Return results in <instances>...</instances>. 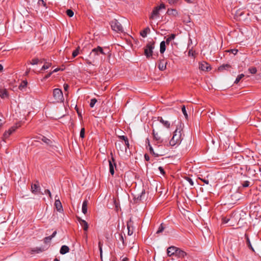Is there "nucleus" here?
Returning a JSON list of instances; mask_svg holds the SVG:
<instances>
[{"label": "nucleus", "instance_id": "nucleus-48", "mask_svg": "<svg viewBox=\"0 0 261 261\" xmlns=\"http://www.w3.org/2000/svg\"><path fill=\"white\" fill-rule=\"evenodd\" d=\"M99 248L100 257H101V258H102V251L101 244L100 242H99Z\"/></svg>", "mask_w": 261, "mask_h": 261}, {"label": "nucleus", "instance_id": "nucleus-43", "mask_svg": "<svg viewBox=\"0 0 261 261\" xmlns=\"http://www.w3.org/2000/svg\"><path fill=\"white\" fill-rule=\"evenodd\" d=\"M51 239H52V238H51V237H50V236L45 237L44 240V243H47L49 242Z\"/></svg>", "mask_w": 261, "mask_h": 261}, {"label": "nucleus", "instance_id": "nucleus-20", "mask_svg": "<svg viewBox=\"0 0 261 261\" xmlns=\"http://www.w3.org/2000/svg\"><path fill=\"white\" fill-rule=\"evenodd\" d=\"M186 255V253L180 250L179 248H177V250L176 251L175 256L178 257H184Z\"/></svg>", "mask_w": 261, "mask_h": 261}, {"label": "nucleus", "instance_id": "nucleus-42", "mask_svg": "<svg viewBox=\"0 0 261 261\" xmlns=\"http://www.w3.org/2000/svg\"><path fill=\"white\" fill-rule=\"evenodd\" d=\"M50 66H51V63H47L46 65H43V66L42 67L41 69H42V70L47 69H48L49 67H50Z\"/></svg>", "mask_w": 261, "mask_h": 261}, {"label": "nucleus", "instance_id": "nucleus-5", "mask_svg": "<svg viewBox=\"0 0 261 261\" xmlns=\"http://www.w3.org/2000/svg\"><path fill=\"white\" fill-rule=\"evenodd\" d=\"M53 97L56 102H63L64 97L62 90L60 89L56 88L53 90Z\"/></svg>", "mask_w": 261, "mask_h": 261}, {"label": "nucleus", "instance_id": "nucleus-63", "mask_svg": "<svg viewBox=\"0 0 261 261\" xmlns=\"http://www.w3.org/2000/svg\"><path fill=\"white\" fill-rule=\"evenodd\" d=\"M3 70V66L2 64H0V72L2 71Z\"/></svg>", "mask_w": 261, "mask_h": 261}, {"label": "nucleus", "instance_id": "nucleus-44", "mask_svg": "<svg viewBox=\"0 0 261 261\" xmlns=\"http://www.w3.org/2000/svg\"><path fill=\"white\" fill-rule=\"evenodd\" d=\"M80 137L82 138H84L85 137V128H82L80 132Z\"/></svg>", "mask_w": 261, "mask_h": 261}, {"label": "nucleus", "instance_id": "nucleus-64", "mask_svg": "<svg viewBox=\"0 0 261 261\" xmlns=\"http://www.w3.org/2000/svg\"><path fill=\"white\" fill-rule=\"evenodd\" d=\"M122 261H128V259L127 257H124L123 258Z\"/></svg>", "mask_w": 261, "mask_h": 261}, {"label": "nucleus", "instance_id": "nucleus-40", "mask_svg": "<svg viewBox=\"0 0 261 261\" xmlns=\"http://www.w3.org/2000/svg\"><path fill=\"white\" fill-rule=\"evenodd\" d=\"M96 102H97L96 99H95V98L92 99L90 101V106L91 108H93Z\"/></svg>", "mask_w": 261, "mask_h": 261}, {"label": "nucleus", "instance_id": "nucleus-34", "mask_svg": "<svg viewBox=\"0 0 261 261\" xmlns=\"http://www.w3.org/2000/svg\"><path fill=\"white\" fill-rule=\"evenodd\" d=\"M39 62V60L37 58L33 59L31 62L30 64L32 65H36Z\"/></svg>", "mask_w": 261, "mask_h": 261}, {"label": "nucleus", "instance_id": "nucleus-38", "mask_svg": "<svg viewBox=\"0 0 261 261\" xmlns=\"http://www.w3.org/2000/svg\"><path fill=\"white\" fill-rule=\"evenodd\" d=\"M249 71L251 74H255L257 72V69L255 67H251L249 69Z\"/></svg>", "mask_w": 261, "mask_h": 261}, {"label": "nucleus", "instance_id": "nucleus-53", "mask_svg": "<svg viewBox=\"0 0 261 261\" xmlns=\"http://www.w3.org/2000/svg\"><path fill=\"white\" fill-rule=\"evenodd\" d=\"M124 142H125V144L126 146H127V147H129V142H128V139L127 138L126 139H125V140H124Z\"/></svg>", "mask_w": 261, "mask_h": 261}, {"label": "nucleus", "instance_id": "nucleus-41", "mask_svg": "<svg viewBox=\"0 0 261 261\" xmlns=\"http://www.w3.org/2000/svg\"><path fill=\"white\" fill-rule=\"evenodd\" d=\"M164 227L163 226V224H161L158 230L156 231V233H161V232H162L164 230Z\"/></svg>", "mask_w": 261, "mask_h": 261}, {"label": "nucleus", "instance_id": "nucleus-49", "mask_svg": "<svg viewBox=\"0 0 261 261\" xmlns=\"http://www.w3.org/2000/svg\"><path fill=\"white\" fill-rule=\"evenodd\" d=\"M242 185L243 187H247L249 185V182L248 181H246L242 184Z\"/></svg>", "mask_w": 261, "mask_h": 261}, {"label": "nucleus", "instance_id": "nucleus-25", "mask_svg": "<svg viewBox=\"0 0 261 261\" xmlns=\"http://www.w3.org/2000/svg\"><path fill=\"white\" fill-rule=\"evenodd\" d=\"M176 35L174 34H172L170 36H169L165 42L167 45L169 44L175 38Z\"/></svg>", "mask_w": 261, "mask_h": 261}, {"label": "nucleus", "instance_id": "nucleus-14", "mask_svg": "<svg viewBox=\"0 0 261 261\" xmlns=\"http://www.w3.org/2000/svg\"><path fill=\"white\" fill-rule=\"evenodd\" d=\"M133 221L132 220V219H130L129 220L127 223V234L128 236H130L133 233Z\"/></svg>", "mask_w": 261, "mask_h": 261}, {"label": "nucleus", "instance_id": "nucleus-36", "mask_svg": "<svg viewBox=\"0 0 261 261\" xmlns=\"http://www.w3.org/2000/svg\"><path fill=\"white\" fill-rule=\"evenodd\" d=\"M181 111H182V112L185 117H186V118L187 119L188 116V114L187 113V111H186V108H185V106H183L182 107Z\"/></svg>", "mask_w": 261, "mask_h": 261}, {"label": "nucleus", "instance_id": "nucleus-55", "mask_svg": "<svg viewBox=\"0 0 261 261\" xmlns=\"http://www.w3.org/2000/svg\"><path fill=\"white\" fill-rule=\"evenodd\" d=\"M45 193H46V194H48L50 197H51V193H50V191L49 190H46L45 191Z\"/></svg>", "mask_w": 261, "mask_h": 261}, {"label": "nucleus", "instance_id": "nucleus-32", "mask_svg": "<svg viewBox=\"0 0 261 261\" xmlns=\"http://www.w3.org/2000/svg\"><path fill=\"white\" fill-rule=\"evenodd\" d=\"M80 48V46H78L77 47V48L74 51H73V53H72L73 58L75 57L79 54Z\"/></svg>", "mask_w": 261, "mask_h": 261}, {"label": "nucleus", "instance_id": "nucleus-35", "mask_svg": "<svg viewBox=\"0 0 261 261\" xmlns=\"http://www.w3.org/2000/svg\"><path fill=\"white\" fill-rule=\"evenodd\" d=\"M66 14L67 15L70 17H71L73 16L74 15V12L72 10H70V9H68L67 11H66Z\"/></svg>", "mask_w": 261, "mask_h": 261}, {"label": "nucleus", "instance_id": "nucleus-8", "mask_svg": "<svg viewBox=\"0 0 261 261\" xmlns=\"http://www.w3.org/2000/svg\"><path fill=\"white\" fill-rule=\"evenodd\" d=\"M111 27L112 29L116 32H123V28L121 24L118 20L116 19H114V20L112 21Z\"/></svg>", "mask_w": 261, "mask_h": 261}, {"label": "nucleus", "instance_id": "nucleus-61", "mask_svg": "<svg viewBox=\"0 0 261 261\" xmlns=\"http://www.w3.org/2000/svg\"><path fill=\"white\" fill-rule=\"evenodd\" d=\"M145 159L146 161H149V156H148V155L147 154H145Z\"/></svg>", "mask_w": 261, "mask_h": 261}, {"label": "nucleus", "instance_id": "nucleus-58", "mask_svg": "<svg viewBox=\"0 0 261 261\" xmlns=\"http://www.w3.org/2000/svg\"><path fill=\"white\" fill-rule=\"evenodd\" d=\"M199 179L200 180H201L203 182H204L205 184H208V180H206L205 179H201L200 178H199Z\"/></svg>", "mask_w": 261, "mask_h": 261}, {"label": "nucleus", "instance_id": "nucleus-11", "mask_svg": "<svg viewBox=\"0 0 261 261\" xmlns=\"http://www.w3.org/2000/svg\"><path fill=\"white\" fill-rule=\"evenodd\" d=\"M199 68L202 71H208L211 69L210 65L205 62H202L199 64Z\"/></svg>", "mask_w": 261, "mask_h": 261}, {"label": "nucleus", "instance_id": "nucleus-22", "mask_svg": "<svg viewBox=\"0 0 261 261\" xmlns=\"http://www.w3.org/2000/svg\"><path fill=\"white\" fill-rule=\"evenodd\" d=\"M145 194V191L142 190V192L140 194H136L134 195V199L137 201H141L142 200V197L143 194Z\"/></svg>", "mask_w": 261, "mask_h": 261}, {"label": "nucleus", "instance_id": "nucleus-17", "mask_svg": "<svg viewBox=\"0 0 261 261\" xmlns=\"http://www.w3.org/2000/svg\"><path fill=\"white\" fill-rule=\"evenodd\" d=\"M78 220L82 226L83 227L84 230L85 231H87L88 229V223L84 220H82L80 218H78Z\"/></svg>", "mask_w": 261, "mask_h": 261}, {"label": "nucleus", "instance_id": "nucleus-12", "mask_svg": "<svg viewBox=\"0 0 261 261\" xmlns=\"http://www.w3.org/2000/svg\"><path fill=\"white\" fill-rule=\"evenodd\" d=\"M18 126H12L8 131L6 132L4 134V138L5 139L8 138L12 133L15 131Z\"/></svg>", "mask_w": 261, "mask_h": 261}, {"label": "nucleus", "instance_id": "nucleus-18", "mask_svg": "<svg viewBox=\"0 0 261 261\" xmlns=\"http://www.w3.org/2000/svg\"><path fill=\"white\" fill-rule=\"evenodd\" d=\"M55 207H56L57 210L58 212H61L63 211L62 203L59 199L56 200L55 202Z\"/></svg>", "mask_w": 261, "mask_h": 261}, {"label": "nucleus", "instance_id": "nucleus-28", "mask_svg": "<svg viewBox=\"0 0 261 261\" xmlns=\"http://www.w3.org/2000/svg\"><path fill=\"white\" fill-rule=\"evenodd\" d=\"M166 43L165 41H162L160 44V52L161 54L164 53L166 50Z\"/></svg>", "mask_w": 261, "mask_h": 261}, {"label": "nucleus", "instance_id": "nucleus-2", "mask_svg": "<svg viewBox=\"0 0 261 261\" xmlns=\"http://www.w3.org/2000/svg\"><path fill=\"white\" fill-rule=\"evenodd\" d=\"M181 123H179V127H177L174 132L173 136L169 142L171 146H175L176 144H180L181 142Z\"/></svg>", "mask_w": 261, "mask_h": 261}, {"label": "nucleus", "instance_id": "nucleus-46", "mask_svg": "<svg viewBox=\"0 0 261 261\" xmlns=\"http://www.w3.org/2000/svg\"><path fill=\"white\" fill-rule=\"evenodd\" d=\"M227 51L231 52L233 55H236L237 53H238V49H231V50H227Z\"/></svg>", "mask_w": 261, "mask_h": 261}, {"label": "nucleus", "instance_id": "nucleus-7", "mask_svg": "<svg viewBox=\"0 0 261 261\" xmlns=\"http://www.w3.org/2000/svg\"><path fill=\"white\" fill-rule=\"evenodd\" d=\"M238 219H239L240 220L241 219V218L240 217V216L239 215L236 214L231 216V219L227 218L226 217L222 218V223L225 224L227 223L228 222L231 221L230 226H233L234 225L233 221L237 220Z\"/></svg>", "mask_w": 261, "mask_h": 261}, {"label": "nucleus", "instance_id": "nucleus-62", "mask_svg": "<svg viewBox=\"0 0 261 261\" xmlns=\"http://www.w3.org/2000/svg\"><path fill=\"white\" fill-rule=\"evenodd\" d=\"M56 234H57V231H54V232H53V233L52 234V235H51V236H50V237H51V238H54V237L56 236Z\"/></svg>", "mask_w": 261, "mask_h": 261}, {"label": "nucleus", "instance_id": "nucleus-21", "mask_svg": "<svg viewBox=\"0 0 261 261\" xmlns=\"http://www.w3.org/2000/svg\"><path fill=\"white\" fill-rule=\"evenodd\" d=\"M230 68H231V66L229 64H223L221 66H220L218 68V70L220 72H222V71H223V70H228Z\"/></svg>", "mask_w": 261, "mask_h": 261}, {"label": "nucleus", "instance_id": "nucleus-30", "mask_svg": "<svg viewBox=\"0 0 261 261\" xmlns=\"http://www.w3.org/2000/svg\"><path fill=\"white\" fill-rule=\"evenodd\" d=\"M28 85L27 81H23L19 86V89L22 90L23 88H25Z\"/></svg>", "mask_w": 261, "mask_h": 261}, {"label": "nucleus", "instance_id": "nucleus-47", "mask_svg": "<svg viewBox=\"0 0 261 261\" xmlns=\"http://www.w3.org/2000/svg\"><path fill=\"white\" fill-rule=\"evenodd\" d=\"M185 178L188 181H189V182L191 186H193L194 185L193 181L192 180V179L188 177H186Z\"/></svg>", "mask_w": 261, "mask_h": 261}, {"label": "nucleus", "instance_id": "nucleus-29", "mask_svg": "<svg viewBox=\"0 0 261 261\" xmlns=\"http://www.w3.org/2000/svg\"><path fill=\"white\" fill-rule=\"evenodd\" d=\"M149 31H150V29L148 27H147V28H145L143 31L141 32L140 35L143 37H145L147 36V33L149 32Z\"/></svg>", "mask_w": 261, "mask_h": 261}, {"label": "nucleus", "instance_id": "nucleus-37", "mask_svg": "<svg viewBox=\"0 0 261 261\" xmlns=\"http://www.w3.org/2000/svg\"><path fill=\"white\" fill-rule=\"evenodd\" d=\"M162 124L167 128H169L170 127V123L168 120H165Z\"/></svg>", "mask_w": 261, "mask_h": 261}, {"label": "nucleus", "instance_id": "nucleus-16", "mask_svg": "<svg viewBox=\"0 0 261 261\" xmlns=\"http://www.w3.org/2000/svg\"><path fill=\"white\" fill-rule=\"evenodd\" d=\"M147 141L148 145L149 147V151L151 153L153 154L155 156H159L163 155V154L161 151H157L156 152H155L153 149V148L150 145L149 140H147Z\"/></svg>", "mask_w": 261, "mask_h": 261}, {"label": "nucleus", "instance_id": "nucleus-51", "mask_svg": "<svg viewBox=\"0 0 261 261\" xmlns=\"http://www.w3.org/2000/svg\"><path fill=\"white\" fill-rule=\"evenodd\" d=\"M118 138H119L120 139H121L124 141L125 140V139H126L127 138L126 137L123 136V135L122 136H118Z\"/></svg>", "mask_w": 261, "mask_h": 261}, {"label": "nucleus", "instance_id": "nucleus-10", "mask_svg": "<svg viewBox=\"0 0 261 261\" xmlns=\"http://www.w3.org/2000/svg\"><path fill=\"white\" fill-rule=\"evenodd\" d=\"M111 155H112V161H109V168L110 172L112 175H114V167H116V164L115 162V159L113 156L112 152L111 153Z\"/></svg>", "mask_w": 261, "mask_h": 261}, {"label": "nucleus", "instance_id": "nucleus-45", "mask_svg": "<svg viewBox=\"0 0 261 261\" xmlns=\"http://www.w3.org/2000/svg\"><path fill=\"white\" fill-rule=\"evenodd\" d=\"M118 236H119V240L122 242L123 246H124L125 245V244H124V240L123 237L121 234H120Z\"/></svg>", "mask_w": 261, "mask_h": 261}, {"label": "nucleus", "instance_id": "nucleus-59", "mask_svg": "<svg viewBox=\"0 0 261 261\" xmlns=\"http://www.w3.org/2000/svg\"><path fill=\"white\" fill-rule=\"evenodd\" d=\"M53 73V72H50L48 74H47L45 77H44V79H46L47 78H48L51 75V74Z\"/></svg>", "mask_w": 261, "mask_h": 261}, {"label": "nucleus", "instance_id": "nucleus-39", "mask_svg": "<svg viewBox=\"0 0 261 261\" xmlns=\"http://www.w3.org/2000/svg\"><path fill=\"white\" fill-rule=\"evenodd\" d=\"M38 4L40 6L42 5L43 7L46 8V4L43 0H39Z\"/></svg>", "mask_w": 261, "mask_h": 261}, {"label": "nucleus", "instance_id": "nucleus-50", "mask_svg": "<svg viewBox=\"0 0 261 261\" xmlns=\"http://www.w3.org/2000/svg\"><path fill=\"white\" fill-rule=\"evenodd\" d=\"M168 2L170 4H174L176 3L177 0H168Z\"/></svg>", "mask_w": 261, "mask_h": 261}, {"label": "nucleus", "instance_id": "nucleus-54", "mask_svg": "<svg viewBox=\"0 0 261 261\" xmlns=\"http://www.w3.org/2000/svg\"><path fill=\"white\" fill-rule=\"evenodd\" d=\"M86 63L88 64V65H93L92 64V62L91 61H90V60L89 59H86Z\"/></svg>", "mask_w": 261, "mask_h": 261}, {"label": "nucleus", "instance_id": "nucleus-31", "mask_svg": "<svg viewBox=\"0 0 261 261\" xmlns=\"http://www.w3.org/2000/svg\"><path fill=\"white\" fill-rule=\"evenodd\" d=\"M244 76V74H241L240 75H239L237 79H236V81H234V83L236 84H238L240 81Z\"/></svg>", "mask_w": 261, "mask_h": 261}, {"label": "nucleus", "instance_id": "nucleus-33", "mask_svg": "<svg viewBox=\"0 0 261 261\" xmlns=\"http://www.w3.org/2000/svg\"><path fill=\"white\" fill-rule=\"evenodd\" d=\"M42 141H43L44 143L47 144H50L51 143V141L48 138L43 137L42 139Z\"/></svg>", "mask_w": 261, "mask_h": 261}, {"label": "nucleus", "instance_id": "nucleus-24", "mask_svg": "<svg viewBox=\"0 0 261 261\" xmlns=\"http://www.w3.org/2000/svg\"><path fill=\"white\" fill-rule=\"evenodd\" d=\"M69 251V248L67 246L63 245L61 247L60 249V252L62 254H64Z\"/></svg>", "mask_w": 261, "mask_h": 261}, {"label": "nucleus", "instance_id": "nucleus-19", "mask_svg": "<svg viewBox=\"0 0 261 261\" xmlns=\"http://www.w3.org/2000/svg\"><path fill=\"white\" fill-rule=\"evenodd\" d=\"M167 64V62H165L164 60H160L158 65L159 69L162 71L165 70Z\"/></svg>", "mask_w": 261, "mask_h": 261}, {"label": "nucleus", "instance_id": "nucleus-15", "mask_svg": "<svg viewBox=\"0 0 261 261\" xmlns=\"http://www.w3.org/2000/svg\"><path fill=\"white\" fill-rule=\"evenodd\" d=\"M177 250V247L174 246L169 247L167 249V254L169 256H171V255H175L176 254V251Z\"/></svg>", "mask_w": 261, "mask_h": 261}, {"label": "nucleus", "instance_id": "nucleus-4", "mask_svg": "<svg viewBox=\"0 0 261 261\" xmlns=\"http://www.w3.org/2000/svg\"><path fill=\"white\" fill-rule=\"evenodd\" d=\"M100 54L105 55L102 47L98 46L92 50L89 57L92 59L93 62L96 59V57L99 56Z\"/></svg>", "mask_w": 261, "mask_h": 261}, {"label": "nucleus", "instance_id": "nucleus-1", "mask_svg": "<svg viewBox=\"0 0 261 261\" xmlns=\"http://www.w3.org/2000/svg\"><path fill=\"white\" fill-rule=\"evenodd\" d=\"M165 120H164L162 117H159L157 118V120H154L153 121V135L154 139L156 140L158 143H162L163 141L161 137L163 133V128L159 122L163 124Z\"/></svg>", "mask_w": 261, "mask_h": 261}, {"label": "nucleus", "instance_id": "nucleus-57", "mask_svg": "<svg viewBox=\"0 0 261 261\" xmlns=\"http://www.w3.org/2000/svg\"><path fill=\"white\" fill-rule=\"evenodd\" d=\"M68 87H69V86L67 84H65L64 85V89L65 91H67Z\"/></svg>", "mask_w": 261, "mask_h": 261}, {"label": "nucleus", "instance_id": "nucleus-6", "mask_svg": "<svg viewBox=\"0 0 261 261\" xmlns=\"http://www.w3.org/2000/svg\"><path fill=\"white\" fill-rule=\"evenodd\" d=\"M165 6L162 3L159 6L155 7L151 13L149 18L151 19H154L159 16L160 13L159 11L161 9H165Z\"/></svg>", "mask_w": 261, "mask_h": 261}, {"label": "nucleus", "instance_id": "nucleus-13", "mask_svg": "<svg viewBox=\"0 0 261 261\" xmlns=\"http://www.w3.org/2000/svg\"><path fill=\"white\" fill-rule=\"evenodd\" d=\"M40 189V187L39 185V182L38 181H36L35 184H32L31 185V191L33 194H37V193L39 191Z\"/></svg>", "mask_w": 261, "mask_h": 261}, {"label": "nucleus", "instance_id": "nucleus-9", "mask_svg": "<svg viewBox=\"0 0 261 261\" xmlns=\"http://www.w3.org/2000/svg\"><path fill=\"white\" fill-rule=\"evenodd\" d=\"M115 145L119 155H122L126 151L127 148L122 143H116Z\"/></svg>", "mask_w": 261, "mask_h": 261}, {"label": "nucleus", "instance_id": "nucleus-26", "mask_svg": "<svg viewBox=\"0 0 261 261\" xmlns=\"http://www.w3.org/2000/svg\"><path fill=\"white\" fill-rule=\"evenodd\" d=\"M87 205L88 201L87 200H85L83 203L82 205V212L86 214L87 213Z\"/></svg>", "mask_w": 261, "mask_h": 261}, {"label": "nucleus", "instance_id": "nucleus-60", "mask_svg": "<svg viewBox=\"0 0 261 261\" xmlns=\"http://www.w3.org/2000/svg\"><path fill=\"white\" fill-rule=\"evenodd\" d=\"M61 70V68H56L55 69H54V70L51 72H53H53H57V71H60V70Z\"/></svg>", "mask_w": 261, "mask_h": 261}, {"label": "nucleus", "instance_id": "nucleus-3", "mask_svg": "<svg viewBox=\"0 0 261 261\" xmlns=\"http://www.w3.org/2000/svg\"><path fill=\"white\" fill-rule=\"evenodd\" d=\"M154 48V42H149L144 48V55L147 58H149L152 56L153 49Z\"/></svg>", "mask_w": 261, "mask_h": 261}, {"label": "nucleus", "instance_id": "nucleus-23", "mask_svg": "<svg viewBox=\"0 0 261 261\" xmlns=\"http://www.w3.org/2000/svg\"><path fill=\"white\" fill-rule=\"evenodd\" d=\"M167 13L169 15L173 16H177L178 14L177 11L175 9H168L167 11Z\"/></svg>", "mask_w": 261, "mask_h": 261}, {"label": "nucleus", "instance_id": "nucleus-52", "mask_svg": "<svg viewBox=\"0 0 261 261\" xmlns=\"http://www.w3.org/2000/svg\"><path fill=\"white\" fill-rule=\"evenodd\" d=\"M159 170H160V171L161 172V173H162L163 174H165V172H164V169L162 167H159Z\"/></svg>", "mask_w": 261, "mask_h": 261}, {"label": "nucleus", "instance_id": "nucleus-27", "mask_svg": "<svg viewBox=\"0 0 261 261\" xmlns=\"http://www.w3.org/2000/svg\"><path fill=\"white\" fill-rule=\"evenodd\" d=\"M0 96L2 98H6L8 97V93L6 90H1Z\"/></svg>", "mask_w": 261, "mask_h": 261}, {"label": "nucleus", "instance_id": "nucleus-56", "mask_svg": "<svg viewBox=\"0 0 261 261\" xmlns=\"http://www.w3.org/2000/svg\"><path fill=\"white\" fill-rule=\"evenodd\" d=\"M247 243H248V246H249L251 248V249H252L253 251H254V250H253V248H252V246H251V244H250V241H249V239H248V238H247Z\"/></svg>", "mask_w": 261, "mask_h": 261}]
</instances>
